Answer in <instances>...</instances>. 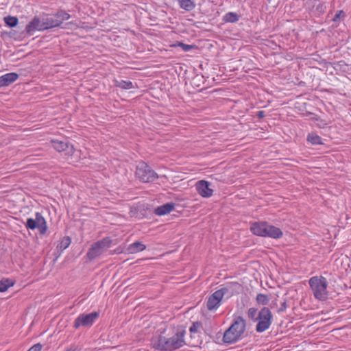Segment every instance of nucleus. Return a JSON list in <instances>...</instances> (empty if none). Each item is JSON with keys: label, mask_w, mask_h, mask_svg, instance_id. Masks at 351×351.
I'll list each match as a JSON object with an SVG mask.
<instances>
[{"label": "nucleus", "mask_w": 351, "mask_h": 351, "mask_svg": "<svg viewBox=\"0 0 351 351\" xmlns=\"http://www.w3.org/2000/svg\"><path fill=\"white\" fill-rule=\"evenodd\" d=\"M184 337V330H178L173 326L165 325L154 332L150 345L160 351H172L185 344Z\"/></svg>", "instance_id": "f257e3e1"}, {"label": "nucleus", "mask_w": 351, "mask_h": 351, "mask_svg": "<svg viewBox=\"0 0 351 351\" xmlns=\"http://www.w3.org/2000/svg\"><path fill=\"white\" fill-rule=\"evenodd\" d=\"M246 323L245 319L238 316L232 325L224 332L223 341L226 343L231 344L240 340L245 331Z\"/></svg>", "instance_id": "f03ea898"}, {"label": "nucleus", "mask_w": 351, "mask_h": 351, "mask_svg": "<svg viewBox=\"0 0 351 351\" xmlns=\"http://www.w3.org/2000/svg\"><path fill=\"white\" fill-rule=\"evenodd\" d=\"M241 288V285L236 282H230L226 287L217 290L209 296L206 302V307L209 311L216 310L221 304L223 296L228 292L231 295L237 293Z\"/></svg>", "instance_id": "7ed1b4c3"}, {"label": "nucleus", "mask_w": 351, "mask_h": 351, "mask_svg": "<svg viewBox=\"0 0 351 351\" xmlns=\"http://www.w3.org/2000/svg\"><path fill=\"white\" fill-rule=\"evenodd\" d=\"M308 284L315 299L323 301L327 298L328 281L325 277L313 276L309 279Z\"/></svg>", "instance_id": "20e7f679"}, {"label": "nucleus", "mask_w": 351, "mask_h": 351, "mask_svg": "<svg viewBox=\"0 0 351 351\" xmlns=\"http://www.w3.org/2000/svg\"><path fill=\"white\" fill-rule=\"evenodd\" d=\"M203 329L202 324L199 322H196L192 324L189 328V339L186 344L191 347L199 346L202 343V330Z\"/></svg>", "instance_id": "39448f33"}, {"label": "nucleus", "mask_w": 351, "mask_h": 351, "mask_svg": "<svg viewBox=\"0 0 351 351\" xmlns=\"http://www.w3.org/2000/svg\"><path fill=\"white\" fill-rule=\"evenodd\" d=\"M136 176L143 182L155 180L157 174L144 162H140L136 169Z\"/></svg>", "instance_id": "423d86ee"}, {"label": "nucleus", "mask_w": 351, "mask_h": 351, "mask_svg": "<svg viewBox=\"0 0 351 351\" xmlns=\"http://www.w3.org/2000/svg\"><path fill=\"white\" fill-rule=\"evenodd\" d=\"M272 315L267 308H263L258 313V324L256 330L258 332L267 330L271 326Z\"/></svg>", "instance_id": "0eeeda50"}, {"label": "nucleus", "mask_w": 351, "mask_h": 351, "mask_svg": "<svg viewBox=\"0 0 351 351\" xmlns=\"http://www.w3.org/2000/svg\"><path fill=\"white\" fill-rule=\"evenodd\" d=\"M35 217V219L29 218L27 220V228L32 230L38 228L41 234H45L47 229L45 219L40 213H36Z\"/></svg>", "instance_id": "6e6552de"}, {"label": "nucleus", "mask_w": 351, "mask_h": 351, "mask_svg": "<svg viewBox=\"0 0 351 351\" xmlns=\"http://www.w3.org/2000/svg\"><path fill=\"white\" fill-rule=\"evenodd\" d=\"M99 313L93 312L89 314H80L74 322V328H78L81 326H90L98 318Z\"/></svg>", "instance_id": "1a4fd4ad"}, {"label": "nucleus", "mask_w": 351, "mask_h": 351, "mask_svg": "<svg viewBox=\"0 0 351 351\" xmlns=\"http://www.w3.org/2000/svg\"><path fill=\"white\" fill-rule=\"evenodd\" d=\"M111 243H95L88 251L87 256L89 259H94L103 254L110 247Z\"/></svg>", "instance_id": "9d476101"}, {"label": "nucleus", "mask_w": 351, "mask_h": 351, "mask_svg": "<svg viewBox=\"0 0 351 351\" xmlns=\"http://www.w3.org/2000/svg\"><path fill=\"white\" fill-rule=\"evenodd\" d=\"M198 193L204 197L212 196L213 191L210 188V183L206 180H200L196 183Z\"/></svg>", "instance_id": "9b49d317"}, {"label": "nucleus", "mask_w": 351, "mask_h": 351, "mask_svg": "<svg viewBox=\"0 0 351 351\" xmlns=\"http://www.w3.org/2000/svg\"><path fill=\"white\" fill-rule=\"evenodd\" d=\"M53 146L58 152L66 151V154L72 155L74 152V148L73 145H69V143L61 141H51Z\"/></svg>", "instance_id": "f8f14e48"}, {"label": "nucleus", "mask_w": 351, "mask_h": 351, "mask_svg": "<svg viewBox=\"0 0 351 351\" xmlns=\"http://www.w3.org/2000/svg\"><path fill=\"white\" fill-rule=\"evenodd\" d=\"M47 26H44L43 22H40V19L34 17L33 20L26 26V32L31 34L35 30H45Z\"/></svg>", "instance_id": "ddd939ff"}, {"label": "nucleus", "mask_w": 351, "mask_h": 351, "mask_svg": "<svg viewBox=\"0 0 351 351\" xmlns=\"http://www.w3.org/2000/svg\"><path fill=\"white\" fill-rule=\"evenodd\" d=\"M19 77L16 73H9L0 77V87L9 86Z\"/></svg>", "instance_id": "4468645a"}, {"label": "nucleus", "mask_w": 351, "mask_h": 351, "mask_svg": "<svg viewBox=\"0 0 351 351\" xmlns=\"http://www.w3.org/2000/svg\"><path fill=\"white\" fill-rule=\"evenodd\" d=\"M267 223L266 222H256L252 224L250 229L253 234L264 237L265 231H267Z\"/></svg>", "instance_id": "2eb2a0df"}, {"label": "nucleus", "mask_w": 351, "mask_h": 351, "mask_svg": "<svg viewBox=\"0 0 351 351\" xmlns=\"http://www.w3.org/2000/svg\"><path fill=\"white\" fill-rule=\"evenodd\" d=\"M282 235V232L280 228L267 223V231L264 237H269L274 239H278Z\"/></svg>", "instance_id": "dca6fc26"}, {"label": "nucleus", "mask_w": 351, "mask_h": 351, "mask_svg": "<svg viewBox=\"0 0 351 351\" xmlns=\"http://www.w3.org/2000/svg\"><path fill=\"white\" fill-rule=\"evenodd\" d=\"M174 204L167 203L155 208L154 213L157 215H164L172 211L174 208Z\"/></svg>", "instance_id": "f3484780"}, {"label": "nucleus", "mask_w": 351, "mask_h": 351, "mask_svg": "<svg viewBox=\"0 0 351 351\" xmlns=\"http://www.w3.org/2000/svg\"><path fill=\"white\" fill-rule=\"evenodd\" d=\"M145 249V246L143 243H132L129 245L128 250L130 253L133 254L141 252Z\"/></svg>", "instance_id": "a211bd4d"}, {"label": "nucleus", "mask_w": 351, "mask_h": 351, "mask_svg": "<svg viewBox=\"0 0 351 351\" xmlns=\"http://www.w3.org/2000/svg\"><path fill=\"white\" fill-rule=\"evenodd\" d=\"M43 22L44 26L46 27V29L54 27H58L62 24V21H59L58 19H54L52 18L46 19Z\"/></svg>", "instance_id": "6ab92c4d"}, {"label": "nucleus", "mask_w": 351, "mask_h": 351, "mask_svg": "<svg viewBox=\"0 0 351 351\" xmlns=\"http://www.w3.org/2000/svg\"><path fill=\"white\" fill-rule=\"evenodd\" d=\"M180 6L185 10L190 11L195 8V3L191 0H178Z\"/></svg>", "instance_id": "aec40b11"}, {"label": "nucleus", "mask_w": 351, "mask_h": 351, "mask_svg": "<svg viewBox=\"0 0 351 351\" xmlns=\"http://www.w3.org/2000/svg\"><path fill=\"white\" fill-rule=\"evenodd\" d=\"M14 282L10 279H2L0 281V292L6 291L14 285Z\"/></svg>", "instance_id": "412c9836"}, {"label": "nucleus", "mask_w": 351, "mask_h": 351, "mask_svg": "<svg viewBox=\"0 0 351 351\" xmlns=\"http://www.w3.org/2000/svg\"><path fill=\"white\" fill-rule=\"evenodd\" d=\"M114 83L116 86L120 87L123 89H131L134 88L133 84L130 81L115 80Z\"/></svg>", "instance_id": "4be33fe9"}, {"label": "nucleus", "mask_w": 351, "mask_h": 351, "mask_svg": "<svg viewBox=\"0 0 351 351\" xmlns=\"http://www.w3.org/2000/svg\"><path fill=\"white\" fill-rule=\"evenodd\" d=\"M307 140L311 142L313 145H322V139L321 137L315 133H311L308 134Z\"/></svg>", "instance_id": "5701e85b"}, {"label": "nucleus", "mask_w": 351, "mask_h": 351, "mask_svg": "<svg viewBox=\"0 0 351 351\" xmlns=\"http://www.w3.org/2000/svg\"><path fill=\"white\" fill-rule=\"evenodd\" d=\"M4 21L5 24L10 27H16L18 24V19L15 16H6L4 18Z\"/></svg>", "instance_id": "b1692460"}, {"label": "nucleus", "mask_w": 351, "mask_h": 351, "mask_svg": "<svg viewBox=\"0 0 351 351\" xmlns=\"http://www.w3.org/2000/svg\"><path fill=\"white\" fill-rule=\"evenodd\" d=\"M238 19V15L234 12H229L224 16V21L226 22L234 23L237 21Z\"/></svg>", "instance_id": "393cba45"}, {"label": "nucleus", "mask_w": 351, "mask_h": 351, "mask_svg": "<svg viewBox=\"0 0 351 351\" xmlns=\"http://www.w3.org/2000/svg\"><path fill=\"white\" fill-rule=\"evenodd\" d=\"M256 301L258 304L265 305L269 302V297L263 293H259L256 296Z\"/></svg>", "instance_id": "a878e982"}, {"label": "nucleus", "mask_w": 351, "mask_h": 351, "mask_svg": "<svg viewBox=\"0 0 351 351\" xmlns=\"http://www.w3.org/2000/svg\"><path fill=\"white\" fill-rule=\"evenodd\" d=\"M56 16L58 18V20L59 21H62V23L65 21V20H68L69 18H70V15L66 13V12L64 11H59L56 14Z\"/></svg>", "instance_id": "bb28decb"}, {"label": "nucleus", "mask_w": 351, "mask_h": 351, "mask_svg": "<svg viewBox=\"0 0 351 351\" xmlns=\"http://www.w3.org/2000/svg\"><path fill=\"white\" fill-rule=\"evenodd\" d=\"M176 46L180 47L184 51H188L192 49H196L197 47L195 45H186L181 42H178Z\"/></svg>", "instance_id": "cd10ccee"}, {"label": "nucleus", "mask_w": 351, "mask_h": 351, "mask_svg": "<svg viewBox=\"0 0 351 351\" xmlns=\"http://www.w3.org/2000/svg\"><path fill=\"white\" fill-rule=\"evenodd\" d=\"M257 315V310L254 308H250L247 312V316L250 319L256 320Z\"/></svg>", "instance_id": "c85d7f7f"}, {"label": "nucleus", "mask_w": 351, "mask_h": 351, "mask_svg": "<svg viewBox=\"0 0 351 351\" xmlns=\"http://www.w3.org/2000/svg\"><path fill=\"white\" fill-rule=\"evenodd\" d=\"M346 17V14L343 11L339 10L333 17L332 21L336 22L340 19H343Z\"/></svg>", "instance_id": "c756f323"}, {"label": "nucleus", "mask_w": 351, "mask_h": 351, "mask_svg": "<svg viewBox=\"0 0 351 351\" xmlns=\"http://www.w3.org/2000/svg\"><path fill=\"white\" fill-rule=\"evenodd\" d=\"M43 348L42 344L40 343L34 344L27 351H41Z\"/></svg>", "instance_id": "7c9ffc66"}, {"label": "nucleus", "mask_w": 351, "mask_h": 351, "mask_svg": "<svg viewBox=\"0 0 351 351\" xmlns=\"http://www.w3.org/2000/svg\"><path fill=\"white\" fill-rule=\"evenodd\" d=\"M64 351H80V349L77 346H71Z\"/></svg>", "instance_id": "2f4dec72"}, {"label": "nucleus", "mask_w": 351, "mask_h": 351, "mask_svg": "<svg viewBox=\"0 0 351 351\" xmlns=\"http://www.w3.org/2000/svg\"><path fill=\"white\" fill-rule=\"evenodd\" d=\"M257 116L259 119H262L265 117V112L263 111H258L257 112Z\"/></svg>", "instance_id": "473e14b6"}, {"label": "nucleus", "mask_w": 351, "mask_h": 351, "mask_svg": "<svg viewBox=\"0 0 351 351\" xmlns=\"http://www.w3.org/2000/svg\"><path fill=\"white\" fill-rule=\"evenodd\" d=\"M69 243H64L63 245V243H61V245L60 247L62 249H66L69 247Z\"/></svg>", "instance_id": "72a5a7b5"}, {"label": "nucleus", "mask_w": 351, "mask_h": 351, "mask_svg": "<svg viewBox=\"0 0 351 351\" xmlns=\"http://www.w3.org/2000/svg\"><path fill=\"white\" fill-rule=\"evenodd\" d=\"M322 8H323V5L322 4H319V5H317V10H322Z\"/></svg>", "instance_id": "f704fd0d"}, {"label": "nucleus", "mask_w": 351, "mask_h": 351, "mask_svg": "<svg viewBox=\"0 0 351 351\" xmlns=\"http://www.w3.org/2000/svg\"><path fill=\"white\" fill-rule=\"evenodd\" d=\"M65 239L66 240V241H71V238L69 237H65Z\"/></svg>", "instance_id": "c9c22d12"}, {"label": "nucleus", "mask_w": 351, "mask_h": 351, "mask_svg": "<svg viewBox=\"0 0 351 351\" xmlns=\"http://www.w3.org/2000/svg\"><path fill=\"white\" fill-rule=\"evenodd\" d=\"M102 241L106 242V239H104Z\"/></svg>", "instance_id": "e433bc0d"}]
</instances>
